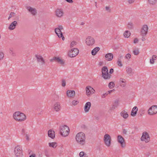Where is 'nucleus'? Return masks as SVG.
I'll use <instances>...</instances> for the list:
<instances>
[{"label":"nucleus","instance_id":"nucleus-1","mask_svg":"<svg viewBox=\"0 0 157 157\" xmlns=\"http://www.w3.org/2000/svg\"><path fill=\"white\" fill-rule=\"evenodd\" d=\"M86 139V135L82 132L78 133L75 136V140L76 142L80 146H83L85 144Z\"/></svg>","mask_w":157,"mask_h":157},{"label":"nucleus","instance_id":"nucleus-2","mask_svg":"<svg viewBox=\"0 0 157 157\" xmlns=\"http://www.w3.org/2000/svg\"><path fill=\"white\" fill-rule=\"evenodd\" d=\"M13 117L16 121L20 122L24 121L26 119V115L20 111L14 112L13 114Z\"/></svg>","mask_w":157,"mask_h":157},{"label":"nucleus","instance_id":"nucleus-3","mask_svg":"<svg viewBox=\"0 0 157 157\" xmlns=\"http://www.w3.org/2000/svg\"><path fill=\"white\" fill-rule=\"evenodd\" d=\"M102 76L105 79H109L111 75L109 74L107 67L106 66L103 67L101 70Z\"/></svg>","mask_w":157,"mask_h":157},{"label":"nucleus","instance_id":"nucleus-4","mask_svg":"<svg viewBox=\"0 0 157 157\" xmlns=\"http://www.w3.org/2000/svg\"><path fill=\"white\" fill-rule=\"evenodd\" d=\"M60 131L62 136L66 137L69 134V127L66 125L62 126L60 128Z\"/></svg>","mask_w":157,"mask_h":157},{"label":"nucleus","instance_id":"nucleus-5","mask_svg":"<svg viewBox=\"0 0 157 157\" xmlns=\"http://www.w3.org/2000/svg\"><path fill=\"white\" fill-rule=\"evenodd\" d=\"M35 57L37 63L40 65L42 66L45 64V60L42 56L40 54H36L35 55Z\"/></svg>","mask_w":157,"mask_h":157},{"label":"nucleus","instance_id":"nucleus-6","mask_svg":"<svg viewBox=\"0 0 157 157\" xmlns=\"http://www.w3.org/2000/svg\"><path fill=\"white\" fill-rule=\"evenodd\" d=\"M15 155L16 157H21L22 155V147L20 146H16L14 149Z\"/></svg>","mask_w":157,"mask_h":157},{"label":"nucleus","instance_id":"nucleus-7","mask_svg":"<svg viewBox=\"0 0 157 157\" xmlns=\"http://www.w3.org/2000/svg\"><path fill=\"white\" fill-rule=\"evenodd\" d=\"M140 139L141 141H144L146 143H147L150 141V138L148 133L146 132H144L143 133L142 136Z\"/></svg>","mask_w":157,"mask_h":157},{"label":"nucleus","instance_id":"nucleus-8","mask_svg":"<svg viewBox=\"0 0 157 157\" xmlns=\"http://www.w3.org/2000/svg\"><path fill=\"white\" fill-rule=\"evenodd\" d=\"M157 113V105H154L150 107L148 110V114L152 116Z\"/></svg>","mask_w":157,"mask_h":157},{"label":"nucleus","instance_id":"nucleus-9","mask_svg":"<svg viewBox=\"0 0 157 157\" xmlns=\"http://www.w3.org/2000/svg\"><path fill=\"white\" fill-rule=\"evenodd\" d=\"M104 140L106 145L109 147L111 144V138L110 136L108 134H105L104 137Z\"/></svg>","mask_w":157,"mask_h":157},{"label":"nucleus","instance_id":"nucleus-10","mask_svg":"<svg viewBox=\"0 0 157 157\" xmlns=\"http://www.w3.org/2000/svg\"><path fill=\"white\" fill-rule=\"evenodd\" d=\"M79 50L77 48L71 49L68 52V55L71 57H74L78 55Z\"/></svg>","mask_w":157,"mask_h":157},{"label":"nucleus","instance_id":"nucleus-11","mask_svg":"<svg viewBox=\"0 0 157 157\" xmlns=\"http://www.w3.org/2000/svg\"><path fill=\"white\" fill-rule=\"evenodd\" d=\"M148 30V26L146 25H143L140 30V34L141 36H146Z\"/></svg>","mask_w":157,"mask_h":157},{"label":"nucleus","instance_id":"nucleus-12","mask_svg":"<svg viewBox=\"0 0 157 157\" xmlns=\"http://www.w3.org/2000/svg\"><path fill=\"white\" fill-rule=\"evenodd\" d=\"M95 40L93 37L89 36L86 39V43L89 46H92L95 43Z\"/></svg>","mask_w":157,"mask_h":157},{"label":"nucleus","instance_id":"nucleus-13","mask_svg":"<svg viewBox=\"0 0 157 157\" xmlns=\"http://www.w3.org/2000/svg\"><path fill=\"white\" fill-rule=\"evenodd\" d=\"M117 141L120 144L122 148H124L126 146L125 140L123 137L121 135H119L117 136Z\"/></svg>","mask_w":157,"mask_h":157},{"label":"nucleus","instance_id":"nucleus-14","mask_svg":"<svg viewBox=\"0 0 157 157\" xmlns=\"http://www.w3.org/2000/svg\"><path fill=\"white\" fill-rule=\"evenodd\" d=\"M86 94L89 96L95 93V90L90 86H87L86 88Z\"/></svg>","mask_w":157,"mask_h":157},{"label":"nucleus","instance_id":"nucleus-15","mask_svg":"<svg viewBox=\"0 0 157 157\" xmlns=\"http://www.w3.org/2000/svg\"><path fill=\"white\" fill-rule=\"evenodd\" d=\"M54 61H55L62 65H63L64 63V62L63 59L57 57H54L50 59V61L51 62H53Z\"/></svg>","mask_w":157,"mask_h":157},{"label":"nucleus","instance_id":"nucleus-16","mask_svg":"<svg viewBox=\"0 0 157 157\" xmlns=\"http://www.w3.org/2000/svg\"><path fill=\"white\" fill-rule=\"evenodd\" d=\"M56 15L57 17H61L64 14V12L62 9H57L55 11Z\"/></svg>","mask_w":157,"mask_h":157},{"label":"nucleus","instance_id":"nucleus-17","mask_svg":"<svg viewBox=\"0 0 157 157\" xmlns=\"http://www.w3.org/2000/svg\"><path fill=\"white\" fill-rule=\"evenodd\" d=\"M55 31L59 37H61L63 40H64V37L63 36L61 30H60L59 29H55Z\"/></svg>","mask_w":157,"mask_h":157},{"label":"nucleus","instance_id":"nucleus-18","mask_svg":"<svg viewBox=\"0 0 157 157\" xmlns=\"http://www.w3.org/2000/svg\"><path fill=\"white\" fill-rule=\"evenodd\" d=\"M26 8L33 15H35L37 13L36 10L35 8L29 6H26Z\"/></svg>","mask_w":157,"mask_h":157},{"label":"nucleus","instance_id":"nucleus-19","mask_svg":"<svg viewBox=\"0 0 157 157\" xmlns=\"http://www.w3.org/2000/svg\"><path fill=\"white\" fill-rule=\"evenodd\" d=\"M67 95L69 98H73L75 95V92L74 90H67Z\"/></svg>","mask_w":157,"mask_h":157},{"label":"nucleus","instance_id":"nucleus-20","mask_svg":"<svg viewBox=\"0 0 157 157\" xmlns=\"http://www.w3.org/2000/svg\"><path fill=\"white\" fill-rule=\"evenodd\" d=\"M105 59L108 61H110L112 60L113 58V55L111 53H108L105 55Z\"/></svg>","mask_w":157,"mask_h":157},{"label":"nucleus","instance_id":"nucleus-21","mask_svg":"<svg viewBox=\"0 0 157 157\" xmlns=\"http://www.w3.org/2000/svg\"><path fill=\"white\" fill-rule=\"evenodd\" d=\"M17 24V22L16 21H14L12 22L8 28L10 30H12L14 29Z\"/></svg>","mask_w":157,"mask_h":157},{"label":"nucleus","instance_id":"nucleus-22","mask_svg":"<svg viewBox=\"0 0 157 157\" xmlns=\"http://www.w3.org/2000/svg\"><path fill=\"white\" fill-rule=\"evenodd\" d=\"M60 103L58 102H56L54 104L53 108L55 111L58 112L60 110Z\"/></svg>","mask_w":157,"mask_h":157},{"label":"nucleus","instance_id":"nucleus-23","mask_svg":"<svg viewBox=\"0 0 157 157\" xmlns=\"http://www.w3.org/2000/svg\"><path fill=\"white\" fill-rule=\"evenodd\" d=\"M91 104L90 102L86 103L84 106V111L85 112H88L91 106Z\"/></svg>","mask_w":157,"mask_h":157},{"label":"nucleus","instance_id":"nucleus-24","mask_svg":"<svg viewBox=\"0 0 157 157\" xmlns=\"http://www.w3.org/2000/svg\"><path fill=\"white\" fill-rule=\"evenodd\" d=\"M119 84L121 87H125L126 85V82L125 79L122 78H121L119 81Z\"/></svg>","mask_w":157,"mask_h":157},{"label":"nucleus","instance_id":"nucleus-25","mask_svg":"<svg viewBox=\"0 0 157 157\" xmlns=\"http://www.w3.org/2000/svg\"><path fill=\"white\" fill-rule=\"evenodd\" d=\"M138 110L137 107L136 106H134L131 111V115L133 117L135 116L136 115Z\"/></svg>","mask_w":157,"mask_h":157},{"label":"nucleus","instance_id":"nucleus-26","mask_svg":"<svg viewBox=\"0 0 157 157\" xmlns=\"http://www.w3.org/2000/svg\"><path fill=\"white\" fill-rule=\"evenodd\" d=\"M121 116L124 119H127L128 117L127 112L125 110H123L120 113Z\"/></svg>","mask_w":157,"mask_h":157},{"label":"nucleus","instance_id":"nucleus-27","mask_svg":"<svg viewBox=\"0 0 157 157\" xmlns=\"http://www.w3.org/2000/svg\"><path fill=\"white\" fill-rule=\"evenodd\" d=\"M48 136L52 139H53L55 137V132L52 130H49L48 132Z\"/></svg>","mask_w":157,"mask_h":157},{"label":"nucleus","instance_id":"nucleus-28","mask_svg":"<svg viewBox=\"0 0 157 157\" xmlns=\"http://www.w3.org/2000/svg\"><path fill=\"white\" fill-rule=\"evenodd\" d=\"M127 73L130 76H132L134 74V72L133 71L132 69L130 67H128L126 68V70Z\"/></svg>","mask_w":157,"mask_h":157},{"label":"nucleus","instance_id":"nucleus-29","mask_svg":"<svg viewBox=\"0 0 157 157\" xmlns=\"http://www.w3.org/2000/svg\"><path fill=\"white\" fill-rule=\"evenodd\" d=\"M100 48L98 47H96L92 50L91 54L93 56L95 55L97 52L99 50Z\"/></svg>","mask_w":157,"mask_h":157},{"label":"nucleus","instance_id":"nucleus-30","mask_svg":"<svg viewBox=\"0 0 157 157\" xmlns=\"http://www.w3.org/2000/svg\"><path fill=\"white\" fill-rule=\"evenodd\" d=\"M148 3L151 5H154L157 3V0H147Z\"/></svg>","mask_w":157,"mask_h":157},{"label":"nucleus","instance_id":"nucleus-31","mask_svg":"<svg viewBox=\"0 0 157 157\" xmlns=\"http://www.w3.org/2000/svg\"><path fill=\"white\" fill-rule=\"evenodd\" d=\"M123 35L125 37L128 38L130 35V33L128 30L125 31Z\"/></svg>","mask_w":157,"mask_h":157},{"label":"nucleus","instance_id":"nucleus-32","mask_svg":"<svg viewBox=\"0 0 157 157\" xmlns=\"http://www.w3.org/2000/svg\"><path fill=\"white\" fill-rule=\"evenodd\" d=\"M157 59V56L156 55H153L152 58L150 60V63L151 64H153L154 63V60H156Z\"/></svg>","mask_w":157,"mask_h":157},{"label":"nucleus","instance_id":"nucleus-33","mask_svg":"<svg viewBox=\"0 0 157 157\" xmlns=\"http://www.w3.org/2000/svg\"><path fill=\"white\" fill-rule=\"evenodd\" d=\"M49 145L50 147H52L54 148H55L57 146V144L56 143H49Z\"/></svg>","mask_w":157,"mask_h":157},{"label":"nucleus","instance_id":"nucleus-34","mask_svg":"<svg viewBox=\"0 0 157 157\" xmlns=\"http://www.w3.org/2000/svg\"><path fill=\"white\" fill-rule=\"evenodd\" d=\"M127 27L129 29H132L133 28V24L132 22L129 23L127 25Z\"/></svg>","mask_w":157,"mask_h":157},{"label":"nucleus","instance_id":"nucleus-35","mask_svg":"<svg viewBox=\"0 0 157 157\" xmlns=\"http://www.w3.org/2000/svg\"><path fill=\"white\" fill-rule=\"evenodd\" d=\"M133 52L135 55H138L139 53L138 48H136L134 49L133 51Z\"/></svg>","mask_w":157,"mask_h":157},{"label":"nucleus","instance_id":"nucleus-36","mask_svg":"<svg viewBox=\"0 0 157 157\" xmlns=\"http://www.w3.org/2000/svg\"><path fill=\"white\" fill-rule=\"evenodd\" d=\"M86 155H87L83 151L81 152L79 154V155L80 157H87V156H86Z\"/></svg>","mask_w":157,"mask_h":157},{"label":"nucleus","instance_id":"nucleus-37","mask_svg":"<svg viewBox=\"0 0 157 157\" xmlns=\"http://www.w3.org/2000/svg\"><path fill=\"white\" fill-rule=\"evenodd\" d=\"M115 84L113 82H110L109 84V87L110 89L113 88Z\"/></svg>","mask_w":157,"mask_h":157},{"label":"nucleus","instance_id":"nucleus-38","mask_svg":"<svg viewBox=\"0 0 157 157\" xmlns=\"http://www.w3.org/2000/svg\"><path fill=\"white\" fill-rule=\"evenodd\" d=\"M15 13L14 12H11L9 15L8 19L9 20L11 18L15 16Z\"/></svg>","mask_w":157,"mask_h":157},{"label":"nucleus","instance_id":"nucleus-39","mask_svg":"<svg viewBox=\"0 0 157 157\" xmlns=\"http://www.w3.org/2000/svg\"><path fill=\"white\" fill-rule=\"evenodd\" d=\"M77 44V42L75 41H72L70 45V47L71 48L72 47H73L75 45H76Z\"/></svg>","mask_w":157,"mask_h":157},{"label":"nucleus","instance_id":"nucleus-40","mask_svg":"<svg viewBox=\"0 0 157 157\" xmlns=\"http://www.w3.org/2000/svg\"><path fill=\"white\" fill-rule=\"evenodd\" d=\"M66 81L64 79H63L62 80V86L63 87H64L66 86Z\"/></svg>","mask_w":157,"mask_h":157},{"label":"nucleus","instance_id":"nucleus-41","mask_svg":"<svg viewBox=\"0 0 157 157\" xmlns=\"http://www.w3.org/2000/svg\"><path fill=\"white\" fill-rule=\"evenodd\" d=\"M78 103V101L75 100H73L72 102V104L73 105H75Z\"/></svg>","mask_w":157,"mask_h":157},{"label":"nucleus","instance_id":"nucleus-42","mask_svg":"<svg viewBox=\"0 0 157 157\" xmlns=\"http://www.w3.org/2000/svg\"><path fill=\"white\" fill-rule=\"evenodd\" d=\"M114 106L116 107H117L119 105V101L118 100H116L114 101V104H113Z\"/></svg>","mask_w":157,"mask_h":157},{"label":"nucleus","instance_id":"nucleus-43","mask_svg":"<svg viewBox=\"0 0 157 157\" xmlns=\"http://www.w3.org/2000/svg\"><path fill=\"white\" fill-rule=\"evenodd\" d=\"M117 63L118 66L120 67H121L122 66V64L121 63V61L120 59H118Z\"/></svg>","mask_w":157,"mask_h":157},{"label":"nucleus","instance_id":"nucleus-44","mask_svg":"<svg viewBox=\"0 0 157 157\" xmlns=\"http://www.w3.org/2000/svg\"><path fill=\"white\" fill-rule=\"evenodd\" d=\"M4 56V54L2 52H0V60L2 59Z\"/></svg>","mask_w":157,"mask_h":157},{"label":"nucleus","instance_id":"nucleus-45","mask_svg":"<svg viewBox=\"0 0 157 157\" xmlns=\"http://www.w3.org/2000/svg\"><path fill=\"white\" fill-rule=\"evenodd\" d=\"M10 53L13 56H15L16 55L15 53L13 52V51L11 50V48L9 49Z\"/></svg>","mask_w":157,"mask_h":157},{"label":"nucleus","instance_id":"nucleus-46","mask_svg":"<svg viewBox=\"0 0 157 157\" xmlns=\"http://www.w3.org/2000/svg\"><path fill=\"white\" fill-rule=\"evenodd\" d=\"M131 58V55L129 54H127L125 56V58L127 59H129Z\"/></svg>","mask_w":157,"mask_h":157},{"label":"nucleus","instance_id":"nucleus-47","mask_svg":"<svg viewBox=\"0 0 157 157\" xmlns=\"http://www.w3.org/2000/svg\"><path fill=\"white\" fill-rule=\"evenodd\" d=\"M53 97H54V100H57L59 98V96L56 94H54L53 95Z\"/></svg>","mask_w":157,"mask_h":157},{"label":"nucleus","instance_id":"nucleus-48","mask_svg":"<svg viewBox=\"0 0 157 157\" xmlns=\"http://www.w3.org/2000/svg\"><path fill=\"white\" fill-rule=\"evenodd\" d=\"M116 108L117 107H115L113 105L112 106L110 107V109L111 110H113L115 109V108Z\"/></svg>","mask_w":157,"mask_h":157},{"label":"nucleus","instance_id":"nucleus-49","mask_svg":"<svg viewBox=\"0 0 157 157\" xmlns=\"http://www.w3.org/2000/svg\"><path fill=\"white\" fill-rule=\"evenodd\" d=\"M56 29H59L60 30H61L63 29V27L62 25H59L58 26V28H56Z\"/></svg>","mask_w":157,"mask_h":157},{"label":"nucleus","instance_id":"nucleus-50","mask_svg":"<svg viewBox=\"0 0 157 157\" xmlns=\"http://www.w3.org/2000/svg\"><path fill=\"white\" fill-rule=\"evenodd\" d=\"M127 131L125 129H123V133L124 134L126 135L127 133Z\"/></svg>","mask_w":157,"mask_h":157},{"label":"nucleus","instance_id":"nucleus-51","mask_svg":"<svg viewBox=\"0 0 157 157\" xmlns=\"http://www.w3.org/2000/svg\"><path fill=\"white\" fill-rule=\"evenodd\" d=\"M25 136V138H26V140L27 141H29V136L28 134H26Z\"/></svg>","mask_w":157,"mask_h":157},{"label":"nucleus","instance_id":"nucleus-52","mask_svg":"<svg viewBox=\"0 0 157 157\" xmlns=\"http://www.w3.org/2000/svg\"><path fill=\"white\" fill-rule=\"evenodd\" d=\"M138 40L137 38H135L134 40V43H135V44L138 43Z\"/></svg>","mask_w":157,"mask_h":157},{"label":"nucleus","instance_id":"nucleus-53","mask_svg":"<svg viewBox=\"0 0 157 157\" xmlns=\"http://www.w3.org/2000/svg\"><path fill=\"white\" fill-rule=\"evenodd\" d=\"M134 0H128V2L129 3L131 4L134 2Z\"/></svg>","mask_w":157,"mask_h":157},{"label":"nucleus","instance_id":"nucleus-54","mask_svg":"<svg viewBox=\"0 0 157 157\" xmlns=\"http://www.w3.org/2000/svg\"><path fill=\"white\" fill-rule=\"evenodd\" d=\"M142 36V37L141 38V40L142 41H144L146 40V38H145L144 37L145 36Z\"/></svg>","mask_w":157,"mask_h":157},{"label":"nucleus","instance_id":"nucleus-55","mask_svg":"<svg viewBox=\"0 0 157 157\" xmlns=\"http://www.w3.org/2000/svg\"><path fill=\"white\" fill-rule=\"evenodd\" d=\"M113 72V69L112 68H111L109 71V73L110 74H112Z\"/></svg>","mask_w":157,"mask_h":157},{"label":"nucleus","instance_id":"nucleus-56","mask_svg":"<svg viewBox=\"0 0 157 157\" xmlns=\"http://www.w3.org/2000/svg\"><path fill=\"white\" fill-rule=\"evenodd\" d=\"M67 2L70 3H72L73 2L72 0H65Z\"/></svg>","mask_w":157,"mask_h":157},{"label":"nucleus","instance_id":"nucleus-57","mask_svg":"<svg viewBox=\"0 0 157 157\" xmlns=\"http://www.w3.org/2000/svg\"><path fill=\"white\" fill-rule=\"evenodd\" d=\"M105 9L106 10H109V11H110V7L109 6H106L105 7Z\"/></svg>","mask_w":157,"mask_h":157},{"label":"nucleus","instance_id":"nucleus-58","mask_svg":"<svg viewBox=\"0 0 157 157\" xmlns=\"http://www.w3.org/2000/svg\"><path fill=\"white\" fill-rule=\"evenodd\" d=\"M108 95V94H107V93H105V94H102V98H105V95Z\"/></svg>","mask_w":157,"mask_h":157},{"label":"nucleus","instance_id":"nucleus-59","mask_svg":"<svg viewBox=\"0 0 157 157\" xmlns=\"http://www.w3.org/2000/svg\"><path fill=\"white\" fill-rule=\"evenodd\" d=\"M114 90H110V91H108V93H107L108 94H110Z\"/></svg>","mask_w":157,"mask_h":157},{"label":"nucleus","instance_id":"nucleus-60","mask_svg":"<svg viewBox=\"0 0 157 157\" xmlns=\"http://www.w3.org/2000/svg\"><path fill=\"white\" fill-rule=\"evenodd\" d=\"M29 157H35V155L33 154L32 155L30 156Z\"/></svg>","mask_w":157,"mask_h":157},{"label":"nucleus","instance_id":"nucleus-61","mask_svg":"<svg viewBox=\"0 0 157 157\" xmlns=\"http://www.w3.org/2000/svg\"><path fill=\"white\" fill-rule=\"evenodd\" d=\"M102 63V62H100L99 63V64L100 65H101Z\"/></svg>","mask_w":157,"mask_h":157},{"label":"nucleus","instance_id":"nucleus-62","mask_svg":"<svg viewBox=\"0 0 157 157\" xmlns=\"http://www.w3.org/2000/svg\"><path fill=\"white\" fill-rule=\"evenodd\" d=\"M24 131H25V130H24V129H22V132H24Z\"/></svg>","mask_w":157,"mask_h":157}]
</instances>
